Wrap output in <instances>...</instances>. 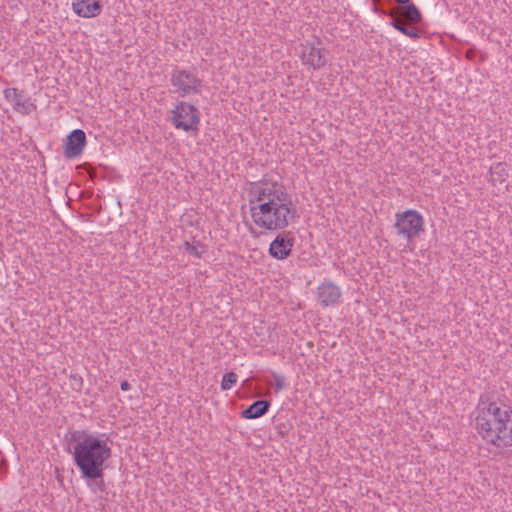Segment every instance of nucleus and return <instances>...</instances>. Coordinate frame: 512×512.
<instances>
[{"instance_id": "f257e3e1", "label": "nucleus", "mask_w": 512, "mask_h": 512, "mask_svg": "<svg viewBox=\"0 0 512 512\" xmlns=\"http://www.w3.org/2000/svg\"><path fill=\"white\" fill-rule=\"evenodd\" d=\"M248 202L252 221L261 229L284 230L296 218V206L285 187L277 182L255 184Z\"/></svg>"}, {"instance_id": "f03ea898", "label": "nucleus", "mask_w": 512, "mask_h": 512, "mask_svg": "<svg viewBox=\"0 0 512 512\" xmlns=\"http://www.w3.org/2000/svg\"><path fill=\"white\" fill-rule=\"evenodd\" d=\"M66 450L73 455L83 477L96 480L103 477L105 462L112 454V441L87 430H69L65 435Z\"/></svg>"}, {"instance_id": "7ed1b4c3", "label": "nucleus", "mask_w": 512, "mask_h": 512, "mask_svg": "<svg viewBox=\"0 0 512 512\" xmlns=\"http://www.w3.org/2000/svg\"><path fill=\"white\" fill-rule=\"evenodd\" d=\"M475 426L478 434L496 447L512 446V406L482 394L476 407Z\"/></svg>"}, {"instance_id": "20e7f679", "label": "nucleus", "mask_w": 512, "mask_h": 512, "mask_svg": "<svg viewBox=\"0 0 512 512\" xmlns=\"http://www.w3.org/2000/svg\"><path fill=\"white\" fill-rule=\"evenodd\" d=\"M167 120L177 130L196 133L199 130L201 120L200 111L195 105L179 100L167 112Z\"/></svg>"}, {"instance_id": "39448f33", "label": "nucleus", "mask_w": 512, "mask_h": 512, "mask_svg": "<svg viewBox=\"0 0 512 512\" xmlns=\"http://www.w3.org/2000/svg\"><path fill=\"white\" fill-rule=\"evenodd\" d=\"M171 91L179 97L199 95L202 92L203 81L192 71L173 66L169 73Z\"/></svg>"}, {"instance_id": "423d86ee", "label": "nucleus", "mask_w": 512, "mask_h": 512, "mask_svg": "<svg viewBox=\"0 0 512 512\" xmlns=\"http://www.w3.org/2000/svg\"><path fill=\"white\" fill-rule=\"evenodd\" d=\"M393 227L397 235L411 242L424 232V218L417 210L409 209L396 213Z\"/></svg>"}, {"instance_id": "0eeeda50", "label": "nucleus", "mask_w": 512, "mask_h": 512, "mask_svg": "<svg viewBox=\"0 0 512 512\" xmlns=\"http://www.w3.org/2000/svg\"><path fill=\"white\" fill-rule=\"evenodd\" d=\"M295 237L292 232L279 233L269 245V254L277 260L286 259L292 252Z\"/></svg>"}, {"instance_id": "6e6552de", "label": "nucleus", "mask_w": 512, "mask_h": 512, "mask_svg": "<svg viewBox=\"0 0 512 512\" xmlns=\"http://www.w3.org/2000/svg\"><path fill=\"white\" fill-rule=\"evenodd\" d=\"M86 134L81 129L72 130L64 141L63 155L66 159H75L82 155L86 146Z\"/></svg>"}, {"instance_id": "1a4fd4ad", "label": "nucleus", "mask_w": 512, "mask_h": 512, "mask_svg": "<svg viewBox=\"0 0 512 512\" xmlns=\"http://www.w3.org/2000/svg\"><path fill=\"white\" fill-rule=\"evenodd\" d=\"M341 289L330 280L323 281L317 288V298L323 307H334L340 304Z\"/></svg>"}, {"instance_id": "9d476101", "label": "nucleus", "mask_w": 512, "mask_h": 512, "mask_svg": "<svg viewBox=\"0 0 512 512\" xmlns=\"http://www.w3.org/2000/svg\"><path fill=\"white\" fill-rule=\"evenodd\" d=\"M326 51L324 48L315 46L314 44L307 43L302 45L300 58L304 65L311 66L314 70H319L327 63Z\"/></svg>"}, {"instance_id": "9b49d317", "label": "nucleus", "mask_w": 512, "mask_h": 512, "mask_svg": "<svg viewBox=\"0 0 512 512\" xmlns=\"http://www.w3.org/2000/svg\"><path fill=\"white\" fill-rule=\"evenodd\" d=\"M3 93L6 100L14 103V110L21 114L29 115L36 109L30 98H24L22 92L17 88H6Z\"/></svg>"}, {"instance_id": "f8f14e48", "label": "nucleus", "mask_w": 512, "mask_h": 512, "mask_svg": "<svg viewBox=\"0 0 512 512\" xmlns=\"http://www.w3.org/2000/svg\"><path fill=\"white\" fill-rule=\"evenodd\" d=\"M100 0H72L73 12L82 18H94L102 12Z\"/></svg>"}, {"instance_id": "ddd939ff", "label": "nucleus", "mask_w": 512, "mask_h": 512, "mask_svg": "<svg viewBox=\"0 0 512 512\" xmlns=\"http://www.w3.org/2000/svg\"><path fill=\"white\" fill-rule=\"evenodd\" d=\"M390 25L400 33L410 37L413 40L419 39L421 37V32L415 27L416 24L408 22L399 14L394 17L393 20H391Z\"/></svg>"}, {"instance_id": "4468645a", "label": "nucleus", "mask_w": 512, "mask_h": 512, "mask_svg": "<svg viewBox=\"0 0 512 512\" xmlns=\"http://www.w3.org/2000/svg\"><path fill=\"white\" fill-rule=\"evenodd\" d=\"M270 405V401L266 399L254 401L242 412V416L245 419L260 418L268 412Z\"/></svg>"}, {"instance_id": "2eb2a0df", "label": "nucleus", "mask_w": 512, "mask_h": 512, "mask_svg": "<svg viewBox=\"0 0 512 512\" xmlns=\"http://www.w3.org/2000/svg\"><path fill=\"white\" fill-rule=\"evenodd\" d=\"M490 175L493 185L504 183L508 178L507 164L504 162L494 163L490 167Z\"/></svg>"}, {"instance_id": "dca6fc26", "label": "nucleus", "mask_w": 512, "mask_h": 512, "mask_svg": "<svg viewBox=\"0 0 512 512\" xmlns=\"http://www.w3.org/2000/svg\"><path fill=\"white\" fill-rule=\"evenodd\" d=\"M373 5L376 13L389 16L392 20L399 14V9L389 1L373 0Z\"/></svg>"}, {"instance_id": "f3484780", "label": "nucleus", "mask_w": 512, "mask_h": 512, "mask_svg": "<svg viewBox=\"0 0 512 512\" xmlns=\"http://www.w3.org/2000/svg\"><path fill=\"white\" fill-rule=\"evenodd\" d=\"M183 245L185 252L196 258H201L203 252L205 251L204 245H202L200 242L189 243L188 241H185Z\"/></svg>"}, {"instance_id": "a211bd4d", "label": "nucleus", "mask_w": 512, "mask_h": 512, "mask_svg": "<svg viewBox=\"0 0 512 512\" xmlns=\"http://www.w3.org/2000/svg\"><path fill=\"white\" fill-rule=\"evenodd\" d=\"M238 380V376L235 372H227L223 375L222 381H221V389L222 390H229L231 389Z\"/></svg>"}, {"instance_id": "6ab92c4d", "label": "nucleus", "mask_w": 512, "mask_h": 512, "mask_svg": "<svg viewBox=\"0 0 512 512\" xmlns=\"http://www.w3.org/2000/svg\"><path fill=\"white\" fill-rule=\"evenodd\" d=\"M271 376L274 380L276 392L282 391L286 386L285 377L277 372H274V371L271 372Z\"/></svg>"}, {"instance_id": "aec40b11", "label": "nucleus", "mask_w": 512, "mask_h": 512, "mask_svg": "<svg viewBox=\"0 0 512 512\" xmlns=\"http://www.w3.org/2000/svg\"><path fill=\"white\" fill-rule=\"evenodd\" d=\"M120 387H121V390H123V391H128L131 389V385L127 380L122 381Z\"/></svg>"}, {"instance_id": "412c9836", "label": "nucleus", "mask_w": 512, "mask_h": 512, "mask_svg": "<svg viewBox=\"0 0 512 512\" xmlns=\"http://www.w3.org/2000/svg\"><path fill=\"white\" fill-rule=\"evenodd\" d=\"M88 485L94 489L95 487H98V488H101V485L104 483V482H98V481H95V482H87Z\"/></svg>"}, {"instance_id": "4be33fe9", "label": "nucleus", "mask_w": 512, "mask_h": 512, "mask_svg": "<svg viewBox=\"0 0 512 512\" xmlns=\"http://www.w3.org/2000/svg\"><path fill=\"white\" fill-rule=\"evenodd\" d=\"M4 471L3 467H0V476H2V472Z\"/></svg>"}]
</instances>
